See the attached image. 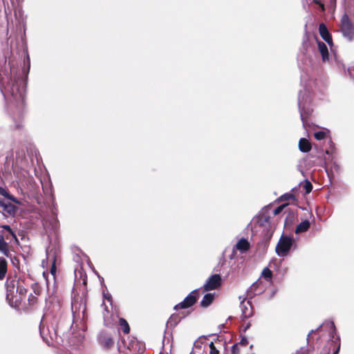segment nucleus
<instances>
[{
  "mask_svg": "<svg viewBox=\"0 0 354 354\" xmlns=\"http://www.w3.org/2000/svg\"><path fill=\"white\" fill-rule=\"evenodd\" d=\"M324 342H326L324 347L320 351V354H338L340 348V338L336 334L335 324L333 321H325L315 330H312L307 336V342L312 349L297 351L296 354H304L306 352H318L322 348Z\"/></svg>",
  "mask_w": 354,
  "mask_h": 354,
  "instance_id": "obj_1",
  "label": "nucleus"
},
{
  "mask_svg": "<svg viewBox=\"0 0 354 354\" xmlns=\"http://www.w3.org/2000/svg\"><path fill=\"white\" fill-rule=\"evenodd\" d=\"M301 84L304 86V91H300L299 93L298 107L303 125L306 127L307 118L313 112L310 107L312 97L310 93L311 91L313 92V85L315 83L311 80L306 82L305 77L301 75Z\"/></svg>",
  "mask_w": 354,
  "mask_h": 354,
  "instance_id": "obj_2",
  "label": "nucleus"
},
{
  "mask_svg": "<svg viewBox=\"0 0 354 354\" xmlns=\"http://www.w3.org/2000/svg\"><path fill=\"white\" fill-rule=\"evenodd\" d=\"M7 82L6 85L4 84V79L1 77V75L0 74V88L1 92L4 94V92L9 93L13 100L18 104H24V97H25V88L24 86H20L22 80L19 78L15 77V80H12L11 77L7 76Z\"/></svg>",
  "mask_w": 354,
  "mask_h": 354,
  "instance_id": "obj_3",
  "label": "nucleus"
},
{
  "mask_svg": "<svg viewBox=\"0 0 354 354\" xmlns=\"http://www.w3.org/2000/svg\"><path fill=\"white\" fill-rule=\"evenodd\" d=\"M189 354H219V351L210 339L201 336L194 342Z\"/></svg>",
  "mask_w": 354,
  "mask_h": 354,
  "instance_id": "obj_4",
  "label": "nucleus"
},
{
  "mask_svg": "<svg viewBox=\"0 0 354 354\" xmlns=\"http://www.w3.org/2000/svg\"><path fill=\"white\" fill-rule=\"evenodd\" d=\"M294 242L293 238L282 235L275 249L277 255L281 257L287 256Z\"/></svg>",
  "mask_w": 354,
  "mask_h": 354,
  "instance_id": "obj_5",
  "label": "nucleus"
},
{
  "mask_svg": "<svg viewBox=\"0 0 354 354\" xmlns=\"http://www.w3.org/2000/svg\"><path fill=\"white\" fill-rule=\"evenodd\" d=\"M341 31L344 37L351 41L353 37V26L347 15H344L341 19Z\"/></svg>",
  "mask_w": 354,
  "mask_h": 354,
  "instance_id": "obj_6",
  "label": "nucleus"
},
{
  "mask_svg": "<svg viewBox=\"0 0 354 354\" xmlns=\"http://www.w3.org/2000/svg\"><path fill=\"white\" fill-rule=\"evenodd\" d=\"M198 297V290L196 289L192 291L183 301L176 304L174 309L178 310L179 309H185L192 306L197 301Z\"/></svg>",
  "mask_w": 354,
  "mask_h": 354,
  "instance_id": "obj_7",
  "label": "nucleus"
},
{
  "mask_svg": "<svg viewBox=\"0 0 354 354\" xmlns=\"http://www.w3.org/2000/svg\"><path fill=\"white\" fill-rule=\"evenodd\" d=\"M71 310L74 318L84 319L86 313V304L83 299L78 301L77 299L72 301Z\"/></svg>",
  "mask_w": 354,
  "mask_h": 354,
  "instance_id": "obj_8",
  "label": "nucleus"
},
{
  "mask_svg": "<svg viewBox=\"0 0 354 354\" xmlns=\"http://www.w3.org/2000/svg\"><path fill=\"white\" fill-rule=\"evenodd\" d=\"M221 285V277L215 274L210 276L203 285L204 290L209 291L218 288Z\"/></svg>",
  "mask_w": 354,
  "mask_h": 354,
  "instance_id": "obj_9",
  "label": "nucleus"
},
{
  "mask_svg": "<svg viewBox=\"0 0 354 354\" xmlns=\"http://www.w3.org/2000/svg\"><path fill=\"white\" fill-rule=\"evenodd\" d=\"M7 299L17 297L19 290V281L15 279H8L6 281Z\"/></svg>",
  "mask_w": 354,
  "mask_h": 354,
  "instance_id": "obj_10",
  "label": "nucleus"
},
{
  "mask_svg": "<svg viewBox=\"0 0 354 354\" xmlns=\"http://www.w3.org/2000/svg\"><path fill=\"white\" fill-rule=\"evenodd\" d=\"M245 297H239L241 300L240 308L241 310V317L244 319L249 318L253 315V309L252 304L250 301H245Z\"/></svg>",
  "mask_w": 354,
  "mask_h": 354,
  "instance_id": "obj_11",
  "label": "nucleus"
},
{
  "mask_svg": "<svg viewBox=\"0 0 354 354\" xmlns=\"http://www.w3.org/2000/svg\"><path fill=\"white\" fill-rule=\"evenodd\" d=\"M127 348L133 354H143L145 351V345L136 339H131L129 342Z\"/></svg>",
  "mask_w": 354,
  "mask_h": 354,
  "instance_id": "obj_12",
  "label": "nucleus"
},
{
  "mask_svg": "<svg viewBox=\"0 0 354 354\" xmlns=\"http://www.w3.org/2000/svg\"><path fill=\"white\" fill-rule=\"evenodd\" d=\"M250 245L248 241L245 238H241L236 244L234 245L230 259L233 258L236 250H239L241 253H244L250 249Z\"/></svg>",
  "mask_w": 354,
  "mask_h": 354,
  "instance_id": "obj_13",
  "label": "nucleus"
},
{
  "mask_svg": "<svg viewBox=\"0 0 354 354\" xmlns=\"http://www.w3.org/2000/svg\"><path fill=\"white\" fill-rule=\"evenodd\" d=\"M98 342L104 348H109L114 344L112 337L106 333H101L98 336Z\"/></svg>",
  "mask_w": 354,
  "mask_h": 354,
  "instance_id": "obj_14",
  "label": "nucleus"
},
{
  "mask_svg": "<svg viewBox=\"0 0 354 354\" xmlns=\"http://www.w3.org/2000/svg\"><path fill=\"white\" fill-rule=\"evenodd\" d=\"M319 31L322 39L329 45H332L333 41L326 26L324 24H321L319 26Z\"/></svg>",
  "mask_w": 354,
  "mask_h": 354,
  "instance_id": "obj_15",
  "label": "nucleus"
},
{
  "mask_svg": "<svg viewBox=\"0 0 354 354\" xmlns=\"http://www.w3.org/2000/svg\"><path fill=\"white\" fill-rule=\"evenodd\" d=\"M317 46L318 50L322 55V61L324 62L328 61V50L326 44L323 41H318Z\"/></svg>",
  "mask_w": 354,
  "mask_h": 354,
  "instance_id": "obj_16",
  "label": "nucleus"
},
{
  "mask_svg": "<svg viewBox=\"0 0 354 354\" xmlns=\"http://www.w3.org/2000/svg\"><path fill=\"white\" fill-rule=\"evenodd\" d=\"M16 207L15 205L11 204L10 203L4 202L2 207L0 209V212H2L3 214L12 215L15 213Z\"/></svg>",
  "mask_w": 354,
  "mask_h": 354,
  "instance_id": "obj_17",
  "label": "nucleus"
},
{
  "mask_svg": "<svg viewBox=\"0 0 354 354\" xmlns=\"http://www.w3.org/2000/svg\"><path fill=\"white\" fill-rule=\"evenodd\" d=\"M214 299V293H207L204 295L201 301V306L207 308L213 302Z\"/></svg>",
  "mask_w": 354,
  "mask_h": 354,
  "instance_id": "obj_18",
  "label": "nucleus"
},
{
  "mask_svg": "<svg viewBox=\"0 0 354 354\" xmlns=\"http://www.w3.org/2000/svg\"><path fill=\"white\" fill-rule=\"evenodd\" d=\"M299 149L301 152L306 153L311 149V145L308 140L301 138L299 142Z\"/></svg>",
  "mask_w": 354,
  "mask_h": 354,
  "instance_id": "obj_19",
  "label": "nucleus"
},
{
  "mask_svg": "<svg viewBox=\"0 0 354 354\" xmlns=\"http://www.w3.org/2000/svg\"><path fill=\"white\" fill-rule=\"evenodd\" d=\"M0 252L6 257H10V253L8 249V245L5 241L4 237L2 235H0Z\"/></svg>",
  "mask_w": 354,
  "mask_h": 354,
  "instance_id": "obj_20",
  "label": "nucleus"
},
{
  "mask_svg": "<svg viewBox=\"0 0 354 354\" xmlns=\"http://www.w3.org/2000/svg\"><path fill=\"white\" fill-rule=\"evenodd\" d=\"M310 221L308 220H305L300 223L295 229V233L299 234L301 232H306L310 227Z\"/></svg>",
  "mask_w": 354,
  "mask_h": 354,
  "instance_id": "obj_21",
  "label": "nucleus"
},
{
  "mask_svg": "<svg viewBox=\"0 0 354 354\" xmlns=\"http://www.w3.org/2000/svg\"><path fill=\"white\" fill-rule=\"evenodd\" d=\"M260 225L264 227H270V217L266 214H261L258 219Z\"/></svg>",
  "mask_w": 354,
  "mask_h": 354,
  "instance_id": "obj_22",
  "label": "nucleus"
},
{
  "mask_svg": "<svg viewBox=\"0 0 354 354\" xmlns=\"http://www.w3.org/2000/svg\"><path fill=\"white\" fill-rule=\"evenodd\" d=\"M260 284H261V281H260V279H258L257 281L254 282L251 285V286L248 288V290H247V292L249 295H250L251 297L253 295H255L257 294V292H256V291Z\"/></svg>",
  "mask_w": 354,
  "mask_h": 354,
  "instance_id": "obj_23",
  "label": "nucleus"
},
{
  "mask_svg": "<svg viewBox=\"0 0 354 354\" xmlns=\"http://www.w3.org/2000/svg\"><path fill=\"white\" fill-rule=\"evenodd\" d=\"M119 325L124 333L128 334L130 331V327L129 324L124 318H120Z\"/></svg>",
  "mask_w": 354,
  "mask_h": 354,
  "instance_id": "obj_24",
  "label": "nucleus"
},
{
  "mask_svg": "<svg viewBox=\"0 0 354 354\" xmlns=\"http://www.w3.org/2000/svg\"><path fill=\"white\" fill-rule=\"evenodd\" d=\"M6 261L4 259H0V279H3L6 273Z\"/></svg>",
  "mask_w": 354,
  "mask_h": 354,
  "instance_id": "obj_25",
  "label": "nucleus"
},
{
  "mask_svg": "<svg viewBox=\"0 0 354 354\" xmlns=\"http://www.w3.org/2000/svg\"><path fill=\"white\" fill-rule=\"evenodd\" d=\"M261 276L264 277L267 281H270L272 278V272L268 268L266 267L263 270Z\"/></svg>",
  "mask_w": 354,
  "mask_h": 354,
  "instance_id": "obj_26",
  "label": "nucleus"
},
{
  "mask_svg": "<svg viewBox=\"0 0 354 354\" xmlns=\"http://www.w3.org/2000/svg\"><path fill=\"white\" fill-rule=\"evenodd\" d=\"M304 188L306 189V193L309 194L313 189V185L308 180H305Z\"/></svg>",
  "mask_w": 354,
  "mask_h": 354,
  "instance_id": "obj_27",
  "label": "nucleus"
},
{
  "mask_svg": "<svg viewBox=\"0 0 354 354\" xmlns=\"http://www.w3.org/2000/svg\"><path fill=\"white\" fill-rule=\"evenodd\" d=\"M314 136L317 140H321L325 138L326 133L322 131H317L315 133Z\"/></svg>",
  "mask_w": 354,
  "mask_h": 354,
  "instance_id": "obj_28",
  "label": "nucleus"
},
{
  "mask_svg": "<svg viewBox=\"0 0 354 354\" xmlns=\"http://www.w3.org/2000/svg\"><path fill=\"white\" fill-rule=\"evenodd\" d=\"M286 205H286V204H285V205H280V206L277 207L274 210V212H273V213H274V215H277V214H279V213H281V212L283 211V208H284Z\"/></svg>",
  "mask_w": 354,
  "mask_h": 354,
  "instance_id": "obj_29",
  "label": "nucleus"
},
{
  "mask_svg": "<svg viewBox=\"0 0 354 354\" xmlns=\"http://www.w3.org/2000/svg\"><path fill=\"white\" fill-rule=\"evenodd\" d=\"M3 229H5L6 230H7L9 234L15 239V240H17V236L16 235L14 234V232L12 231L11 228L10 227L9 225H4L3 227Z\"/></svg>",
  "mask_w": 354,
  "mask_h": 354,
  "instance_id": "obj_30",
  "label": "nucleus"
},
{
  "mask_svg": "<svg viewBox=\"0 0 354 354\" xmlns=\"http://www.w3.org/2000/svg\"><path fill=\"white\" fill-rule=\"evenodd\" d=\"M283 200H290L294 198V196L292 194H286L281 196Z\"/></svg>",
  "mask_w": 354,
  "mask_h": 354,
  "instance_id": "obj_31",
  "label": "nucleus"
},
{
  "mask_svg": "<svg viewBox=\"0 0 354 354\" xmlns=\"http://www.w3.org/2000/svg\"><path fill=\"white\" fill-rule=\"evenodd\" d=\"M0 194L7 198V196L9 195V193L3 188L0 187Z\"/></svg>",
  "mask_w": 354,
  "mask_h": 354,
  "instance_id": "obj_32",
  "label": "nucleus"
},
{
  "mask_svg": "<svg viewBox=\"0 0 354 354\" xmlns=\"http://www.w3.org/2000/svg\"><path fill=\"white\" fill-rule=\"evenodd\" d=\"M55 259L54 258V257H53V266H52V268L50 269V272L52 274H55V272H56V268H55Z\"/></svg>",
  "mask_w": 354,
  "mask_h": 354,
  "instance_id": "obj_33",
  "label": "nucleus"
},
{
  "mask_svg": "<svg viewBox=\"0 0 354 354\" xmlns=\"http://www.w3.org/2000/svg\"><path fill=\"white\" fill-rule=\"evenodd\" d=\"M7 198L10 199V201L16 203H19V201L12 195H10L9 194L8 196H7Z\"/></svg>",
  "mask_w": 354,
  "mask_h": 354,
  "instance_id": "obj_34",
  "label": "nucleus"
},
{
  "mask_svg": "<svg viewBox=\"0 0 354 354\" xmlns=\"http://www.w3.org/2000/svg\"><path fill=\"white\" fill-rule=\"evenodd\" d=\"M24 292H25V289L23 287L19 286L18 292L19 293V295L24 294Z\"/></svg>",
  "mask_w": 354,
  "mask_h": 354,
  "instance_id": "obj_35",
  "label": "nucleus"
},
{
  "mask_svg": "<svg viewBox=\"0 0 354 354\" xmlns=\"http://www.w3.org/2000/svg\"><path fill=\"white\" fill-rule=\"evenodd\" d=\"M104 297H105L107 300L111 301V295H105V294H104Z\"/></svg>",
  "mask_w": 354,
  "mask_h": 354,
  "instance_id": "obj_36",
  "label": "nucleus"
}]
</instances>
